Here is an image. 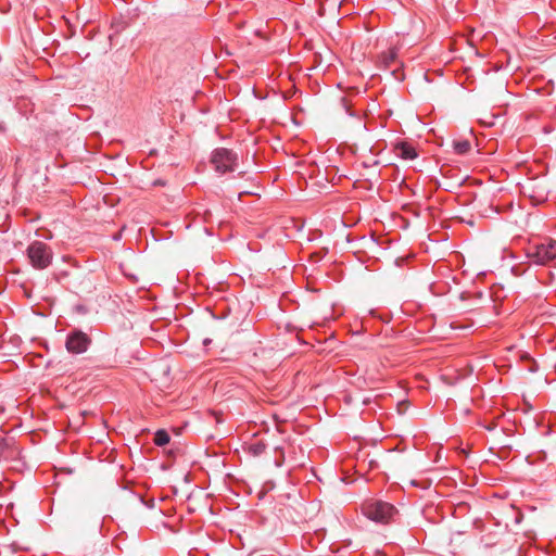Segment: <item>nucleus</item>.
Returning <instances> with one entry per match:
<instances>
[{
	"mask_svg": "<svg viewBox=\"0 0 556 556\" xmlns=\"http://www.w3.org/2000/svg\"><path fill=\"white\" fill-rule=\"evenodd\" d=\"M27 254L31 265L38 269L46 268L52 261L51 250L40 241L33 242L27 249Z\"/></svg>",
	"mask_w": 556,
	"mask_h": 556,
	"instance_id": "nucleus-2",
	"label": "nucleus"
},
{
	"mask_svg": "<svg viewBox=\"0 0 556 556\" xmlns=\"http://www.w3.org/2000/svg\"><path fill=\"white\" fill-rule=\"evenodd\" d=\"M393 150L396 155L404 160H414L417 157L416 149L408 141L395 142Z\"/></svg>",
	"mask_w": 556,
	"mask_h": 556,
	"instance_id": "nucleus-6",
	"label": "nucleus"
},
{
	"mask_svg": "<svg viewBox=\"0 0 556 556\" xmlns=\"http://www.w3.org/2000/svg\"><path fill=\"white\" fill-rule=\"evenodd\" d=\"M365 516L376 522L388 523L397 515V509L390 503L376 501L363 506Z\"/></svg>",
	"mask_w": 556,
	"mask_h": 556,
	"instance_id": "nucleus-1",
	"label": "nucleus"
},
{
	"mask_svg": "<svg viewBox=\"0 0 556 556\" xmlns=\"http://www.w3.org/2000/svg\"><path fill=\"white\" fill-rule=\"evenodd\" d=\"M529 256L540 265L553 261L556 257V240L548 239L546 243L534 245L530 250Z\"/></svg>",
	"mask_w": 556,
	"mask_h": 556,
	"instance_id": "nucleus-4",
	"label": "nucleus"
},
{
	"mask_svg": "<svg viewBox=\"0 0 556 556\" xmlns=\"http://www.w3.org/2000/svg\"><path fill=\"white\" fill-rule=\"evenodd\" d=\"M262 448L258 445H255L254 454L261 453Z\"/></svg>",
	"mask_w": 556,
	"mask_h": 556,
	"instance_id": "nucleus-11",
	"label": "nucleus"
},
{
	"mask_svg": "<svg viewBox=\"0 0 556 556\" xmlns=\"http://www.w3.org/2000/svg\"><path fill=\"white\" fill-rule=\"evenodd\" d=\"M349 149L351 150L352 153H355L357 151V148L355 144L349 147Z\"/></svg>",
	"mask_w": 556,
	"mask_h": 556,
	"instance_id": "nucleus-10",
	"label": "nucleus"
},
{
	"mask_svg": "<svg viewBox=\"0 0 556 556\" xmlns=\"http://www.w3.org/2000/svg\"><path fill=\"white\" fill-rule=\"evenodd\" d=\"M211 161L214 164L215 169L224 174L235 169L237 154L228 149H216L213 152Z\"/></svg>",
	"mask_w": 556,
	"mask_h": 556,
	"instance_id": "nucleus-3",
	"label": "nucleus"
},
{
	"mask_svg": "<svg viewBox=\"0 0 556 556\" xmlns=\"http://www.w3.org/2000/svg\"><path fill=\"white\" fill-rule=\"evenodd\" d=\"M90 343L88 336L81 331H74L67 337L66 350L70 353L80 354L87 351Z\"/></svg>",
	"mask_w": 556,
	"mask_h": 556,
	"instance_id": "nucleus-5",
	"label": "nucleus"
},
{
	"mask_svg": "<svg viewBox=\"0 0 556 556\" xmlns=\"http://www.w3.org/2000/svg\"><path fill=\"white\" fill-rule=\"evenodd\" d=\"M441 147H445L447 152L456 154H466L471 150L470 141H441Z\"/></svg>",
	"mask_w": 556,
	"mask_h": 556,
	"instance_id": "nucleus-7",
	"label": "nucleus"
},
{
	"mask_svg": "<svg viewBox=\"0 0 556 556\" xmlns=\"http://www.w3.org/2000/svg\"><path fill=\"white\" fill-rule=\"evenodd\" d=\"M169 442V434L165 430H157L154 437V443L163 446Z\"/></svg>",
	"mask_w": 556,
	"mask_h": 556,
	"instance_id": "nucleus-9",
	"label": "nucleus"
},
{
	"mask_svg": "<svg viewBox=\"0 0 556 556\" xmlns=\"http://www.w3.org/2000/svg\"><path fill=\"white\" fill-rule=\"evenodd\" d=\"M397 58V50L395 48H389L379 55V61L384 67H390Z\"/></svg>",
	"mask_w": 556,
	"mask_h": 556,
	"instance_id": "nucleus-8",
	"label": "nucleus"
}]
</instances>
